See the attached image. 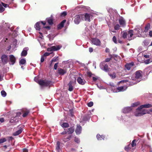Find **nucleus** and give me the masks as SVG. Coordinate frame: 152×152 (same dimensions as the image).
Instances as JSON below:
<instances>
[{
	"instance_id": "obj_11",
	"label": "nucleus",
	"mask_w": 152,
	"mask_h": 152,
	"mask_svg": "<svg viewBox=\"0 0 152 152\" xmlns=\"http://www.w3.org/2000/svg\"><path fill=\"white\" fill-rule=\"evenodd\" d=\"M118 21L121 27H124L125 26L126 22L122 17H121L119 18Z\"/></svg>"
},
{
	"instance_id": "obj_1",
	"label": "nucleus",
	"mask_w": 152,
	"mask_h": 152,
	"mask_svg": "<svg viewBox=\"0 0 152 152\" xmlns=\"http://www.w3.org/2000/svg\"><path fill=\"white\" fill-rule=\"evenodd\" d=\"M151 112H152V109L148 110L146 109H142L140 107L136 110L134 115L136 116H140L146 113H149Z\"/></svg>"
},
{
	"instance_id": "obj_35",
	"label": "nucleus",
	"mask_w": 152,
	"mask_h": 152,
	"mask_svg": "<svg viewBox=\"0 0 152 152\" xmlns=\"http://www.w3.org/2000/svg\"><path fill=\"white\" fill-rule=\"evenodd\" d=\"M47 22L50 25H52L53 24V20L52 18H47Z\"/></svg>"
},
{
	"instance_id": "obj_57",
	"label": "nucleus",
	"mask_w": 152,
	"mask_h": 152,
	"mask_svg": "<svg viewBox=\"0 0 152 152\" xmlns=\"http://www.w3.org/2000/svg\"><path fill=\"white\" fill-rule=\"evenodd\" d=\"M58 63H56L54 65V69L55 70H56L57 69L58 67Z\"/></svg>"
},
{
	"instance_id": "obj_7",
	"label": "nucleus",
	"mask_w": 152,
	"mask_h": 152,
	"mask_svg": "<svg viewBox=\"0 0 152 152\" xmlns=\"http://www.w3.org/2000/svg\"><path fill=\"white\" fill-rule=\"evenodd\" d=\"M61 46L60 45L53 46L47 49L48 51H52L58 50L60 49Z\"/></svg>"
},
{
	"instance_id": "obj_22",
	"label": "nucleus",
	"mask_w": 152,
	"mask_h": 152,
	"mask_svg": "<svg viewBox=\"0 0 152 152\" xmlns=\"http://www.w3.org/2000/svg\"><path fill=\"white\" fill-rule=\"evenodd\" d=\"M122 37L123 38L125 39L126 38L127 39L128 38V31L126 32V31H123V32L121 33Z\"/></svg>"
},
{
	"instance_id": "obj_58",
	"label": "nucleus",
	"mask_w": 152,
	"mask_h": 152,
	"mask_svg": "<svg viewBox=\"0 0 152 152\" xmlns=\"http://www.w3.org/2000/svg\"><path fill=\"white\" fill-rule=\"evenodd\" d=\"M57 58H55V57L53 58L51 60V61L52 62H55L57 60Z\"/></svg>"
},
{
	"instance_id": "obj_16",
	"label": "nucleus",
	"mask_w": 152,
	"mask_h": 152,
	"mask_svg": "<svg viewBox=\"0 0 152 152\" xmlns=\"http://www.w3.org/2000/svg\"><path fill=\"white\" fill-rule=\"evenodd\" d=\"M82 131V127L79 124H77V127L76 129L75 132L77 134H80Z\"/></svg>"
},
{
	"instance_id": "obj_4",
	"label": "nucleus",
	"mask_w": 152,
	"mask_h": 152,
	"mask_svg": "<svg viewBox=\"0 0 152 152\" xmlns=\"http://www.w3.org/2000/svg\"><path fill=\"white\" fill-rule=\"evenodd\" d=\"M99 66L101 69L107 72L109 71V68L107 63L104 61L102 62L100 64Z\"/></svg>"
},
{
	"instance_id": "obj_45",
	"label": "nucleus",
	"mask_w": 152,
	"mask_h": 152,
	"mask_svg": "<svg viewBox=\"0 0 152 152\" xmlns=\"http://www.w3.org/2000/svg\"><path fill=\"white\" fill-rule=\"evenodd\" d=\"M135 140H133L132 143L131 145L132 147H133L136 145V144L135 143Z\"/></svg>"
},
{
	"instance_id": "obj_23",
	"label": "nucleus",
	"mask_w": 152,
	"mask_h": 152,
	"mask_svg": "<svg viewBox=\"0 0 152 152\" xmlns=\"http://www.w3.org/2000/svg\"><path fill=\"white\" fill-rule=\"evenodd\" d=\"M60 124L62 127L64 128H67L69 126V125L68 123L62 122V121L60 122Z\"/></svg>"
},
{
	"instance_id": "obj_5",
	"label": "nucleus",
	"mask_w": 152,
	"mask_h": 152,
	"mask_svg": "<svg viewBox=\"0 0 152 152\" xmlns=\"http://www.w3.org/2000/svg\"><path fill=\"white\" fill-rule=\"evenodd\" d=\"M82 15H76L74 19V22L76 24H78L80 22L83 20Z\"/></svg>"
},
{
	"instance_id": "obj_27",
	"label": "nucleus",
	"mask_w": 152,
	"mask_h": 152,
	"mask_svg": "<svg viewBox=\"0 0 152 152\" xmlns=\"http://www.w3.org/2000/svg\"><path fill=\"white\" fill-rule=\"evenodd\" d=\"M140 107H141V108H142V109H143V108H150L152 107V105L149 104H145L144 105H141Z\"/></svg>"
},
{
	"instance_id": "obj_21",
	"label": "nucleus",
	"mask_w": 152,
	"mask_h": 152,
	"mask_svg": "<svg viewBox=\"0 0 152 152\" xmlns=\"http://www.w3.org/2000/svg\"><path fill=\"white\" fill-rule=\"evenodd\" d=\"M134 30L136 31L137 33L139 34L141 33L142 31L141 27L140 26H136L134 29Z\"/></svg>"
},
{
	"instance_id": "obj_19",
	"label": "nucleus",
	"mask_w": 152,
	"mask_h": 152,
	"mask_svg": "<svg viewBox=\"0 0 152 152\" xmlns=\"http://www.w3.org/2000/svg\"><path fill=\"white\" fill-rule=\"evenodd\" d=\"M58 73L61 75H64L66 72L65 69H64L61 68H58Z\"/></svg>"
},
{
	"instance_id": "obj_24",
	"label": "nucleus",
	"mask_w": 152,
	"mask_h": 152,
	"mask_svg": "<svg viewBox=\"0 0 152 152\" xmlns=\"http://www.w3.org/2000/svg\"><path fill=\"white\" fill-rule=\"evenodd\" d=\"M56 150L58 152H60L61 149L60 147V142L59 141H57L56 147Z\"/></svg>"
},
{
	"instance_id": "obj_41",
	"label": "nucleus",
	"mask_w": 152,
	"mask_h": 152,
	"mask_svg": "<svg viewBox=\"0 0 152 152\" xmlns=\"http://www.w3.org/2000/svg\"><path fill=\"white\" fill-rule=\"evenodd\" d=\"M5 9L3 7L2 5L0 4V12H2L4 11Z\"/></svg>"
},
{
	"instance_id": "obj_64",
	"label": "nucleus",
	"mask_w": 152,
	"mask_h": 152,
	"mask_svg": "<svg viewBox=\"0 0 152 152\" xmlns=\"http://www.w3.org/2000/svg\"><path fill=\"white\" fill-rule=\"evenodd\" d=\"M144 56L146 58H148L149 57V56L148 55H145Z\"/></svg>"
},
{
	"instance_id": "obj_32",
	"label": "nucleus",
	"mask_w": 152,
	"mask_h": 152,
	"mask_svg": "<svg viewBox=\"0 0 152 152\" xmlns=\"http://www.w3.org/2000/svg\"><path fill=\"white\" fill-rule=\"evenodd\" d=\"M74 131V129L73 127H71L68 129L67 132L68 134H72Z\"/></svg>"
},
{
	"instance_id": "obj_48",
	"label": "nucleus",
	"mask_w": 152,
	"mask_h": 152,
	"mask_svg": "<svg viewBox=\"0 0 152 152\" xmlns=\"http://www.w3.org/2000/svg\"><path fill=\"white\" fill-rule=\"evenodd\" d=\"M80 8H81L82 9H83V10H84L85 9H86L87 10H88V7H86L84 6H82V5L80 6Z\"/></svg>"
},
{
	"instance_id": "obj_42",
	"label": "nucleus",
	"mask_w": 152,
	"mask_h": 152,
	"mask_svg": "<svg viewBox=\"0 0 152 152\" xmlns=\"http://www.w3.org/2000/svg\"><path fill=\"white\" fill-rule=\"evenodd\" d=\"M143 43L144 44V45L145 46L148 45L149 44L147 40H144L143 41Z\"/></svg>"
},
{
	"instance_id": "obj_50",
	"label": "nucleus",
	"mask_w": 152,
	"mask_h": 152,
	"mask_svg": "<svg viewBox=\"0 0 152 152\" xmlns=\"http://www.w3.org/2000/svg\"><path fill=\"white\" fill-rule=\"evenodd\" d=\"M75 141L77 143H79L80 142L79 139L76 137L75 138Z\"/></svg>"
},
{
	"instance_id": "obj_56",
	"label": "nucleus",
	"mask_w": 152,
	"mask_h": 152,
	"mask_svg": "<svg viewBox=\"0 0 152 152\" xmlns=\"http://www.w3.org/2000/svg\"><path fill=\"white\" fill-rule=\"evenodd\" d=\"M87 75L89 77H91L92 75H93V74L91 72H87Z\"/></svg>"
},
{
	"instance_id": "obj_13",
	"label": "nucleus",
	"mask_w": 152,
	"mask_h": 152,
	"mask_svg": "<svg viewBox=\"0 0 152 152\" xmlns=\"http://www.w3.org/2000/svg\"><path fill=\"white\" fill-rule=\"evenodd\" d=\"M83 20H85L88 22L90 21L91 15L88 13H86L85 15H82Z\"/></svg>"
},
{
	"instance_id": "obj_44",
	"label": "nucleus",
	"mask_w": 152,
	"mask_h": 152,
	"mask_svg": "<svg viewBox=\"0 0 152 152\" xmlns=\"http://www.w3.org/2000/svg\"><path fill=\"white\" fill-rule=\"evenodd\" d=\"M96 85L98 88L100 89H105V88H104L103 86H102L101 85H98L97 84H96Z\"/></svg>"
},
{
	"instance_id": "obj_6",
	"label": "nucleus",
	"mask_w": 152,
	"mask_h": 152,
	"mask_svg": "<svg viewBox=\"0 0 152 152\" xmlns=\"http://www.w3.org/2000/svg\"><path fill=\"white\" fill-rule=\"evenodd\" d=\"M23 126L20 125L18 126L16 128L17 130L13 133V135L16 136L21 134L23 130Z\"/></svg>"
},
{
	"instance_id": "obj_62",
	"label": "nucleus",
	"mask_w": 152,
	"mask_h": 152,
	"mask_svg": "<svg viewBox=\"0 0 152 152\" xmlns=\"http://www.w3.org/2000/svg\"><path fill=\"white\" fill-rule=\"evenodd\" d=\"M105 51L106 53H109L110 52V50L108 48H106L105 49Z\"/></svg>"
},
{
	"instance_id": "obj_20",
	"label": "nucleus",
	"mask_w": 152,
	"mask_h": 152,
	"mask_svg": "<svg viewBox=\"0 0 152 152\" xmlns=\"http://www.w3.org/2000/svg\"><path fill=\"white\" fill-rule=\"evenodd\" d=\"M134 65V62H132L130 63L126 64L125 65V67L127 70H129Z\"/></svg>"
},
{
	"instance_id": "obj_47",
	"label": "nucleus",
	"mask_w": 152,
	"mask_h": 152,
	"mask_svg": "<svg viewBox=\"0 0 152 152\" xmlns=\"http://www.w3.org/2000/svg\"><path fill=\"white\" fill-rule=\"evenodd\" d=\"M29 112L28 111H26L23 114V116L24 117H26L28 114Z\"/></svg>"
},
{
	"instance_id": "obj_40",
	"label": "nucleus",
	"mask_w": 152,
	"mask_h": 152,
	"mask_svg": "<svg viewBox=\"0 0 152 152\" xmlns=\"http://www.w3.org/2000/svg\"><path fill=\"white\" fill-rule=\"evenodd\" d=\"M1 94L2 96L5 97L6 96L7 94L4 91H2L1 92Z\"/></svg>"
},
{
	"instance_id": "obj_43",
	"label": "nucleus",
	"mask_w": 152,
	"mask_h": 152,
	"mask_svg": "<svg viewBox=\"0 0 152 152\" xmlns=\"http://www.w3.org/2000/svg\"><path fill=\"white\" fill-rule=\"evenodd\" d=\"M67 14V13L66 11H64L61 13L60 14V16L61 17H64Z\"/></svg>"
},
{
	"instance_id": "obj_39",
	"label": "nucleus",
	"mask_w": 152,
	"mask_h": 152,
	"mask_svg": "<svg viewBox=\"0 0 152 152\" xmlns=\"http://www.w3.org/2000/svg\"><path fill=\"white\" fill-rule=\"evenodd\" d=\"M140 104V103L139 102H135L134 103H133L131 107H135L136 106H137L138 105H139Z\"/></svg>"
},
{
	"instance_id": "obj_10",
	"label": "nucleus",
	"mask_w": 152,
	"mask_h": 152,
	"mask_svg": "<svg viewBox=\"0 0 152 152\" xmlns=\"http://www.w3.org/2000/svg\"><path fill=\"white\" fill-rule=\"evenodd\" d=\"M1 62L3 64H5L7 63L8 61V58L7 56L5 55H2L1 57Z\"/></svg>"
},
{
	"instance_id": "obj_26",
	"label": "nucleus",
	"mask_w": 152,
	"mask_h": 152,
	"mask_svg": "<svg viewBox=\"0 0 152 152\" xmlns=\"http://www.w3.org/2000/svg\"><path fill=\"white\" fill-rule=\"evenodd\" d=\"M66 21V20H64L59 24L58 27V29H61L64 26V24L65 23Z\"/></svg>"
},
{
	"instance_id": "obj_60",
	"label": "nucleus",
	"mask_w": 152,
	"mask_h": 152,
	"mask_svg": "<svg viewBox=\"0 0 152 152\" xmlns=\"http://www.w3.org/2000/svg\"><path fill=\"white\" fill-rule=\"evenodd\" d=\"M110 58H106L105 59V61H104L105 62V63L106 62H108L110 61Z\"/></svg>"
},
{
	"instance_id": "obj_15",
	"label": "nucleus",
	"mask_w": 152,
	"mask_h": 152,
	"mask_svg": "<svg viewBox=\"0 0 152 152\" xmlns=\"http://www.w3.org/2000/svg\"><path fill=\"white\" fill-rule=\"evenodd\" d=\"M10 64L13 65L15 63L16 61V58L13 55H10Z\"/></svg>"
},
{
	"instance_id": "obj_63",
	"label": "nucleus",
	"mask_w": 152,
	"mask_h": 152,
	"mask_svg": "<svg viewBox=\"0 0 152 152\" xmlns=\"http://www.w3.org/2000/svg\"><path fill=\"white\" fill-rule=\"evenodd\" d=\"M4 121V119L3 118H0V123H1Z\"/></svg>"
},
{
	"instance_id": "obj_36",
	"label": "nucleus",
	"mask_w": 152,
	"mask_h": 152,
	"mask_svg": "<svg viewBox=\"0 0 152 152\" xmlns=\"http://www.w3.org/2000/svg\"><path fill=\"white\" fill-rule=\"evenodd\" d=\"M120 27H121V26L118 24L115 25L114 26V29L116 30H118L119 29Z\"/></svg>"
},
{
	"instance_id": "obj_28",
	"label": "nucleus",
	"mask_w": 152,
	"mask_h": 152,
	"mask_svg": "<svg viewBox=\"0 0 152 152\" xmlns=\"http://www.w3.org/2000/svg\"><path fill=\"white\" fill-rule=\"evenodd\" d=\"M40 22H37L34 25V27L37 30L39 31L40 28Z\"/></svg>"
},
{
	"instance_id": "obj_54",
	"label": "nucleus",
	"mask_w": 152,
	"mask_h": 152,
	"mask_svg": "<svg viewBox=\"0 0 152 152\" xmlns=\"http://www.w3.org/2000/svg\"><path fill=\"white\" fill-rule=\"evenodd\" d=\"M44 59H45V58H44V56H42L41 57V60H40L41 62H43L44 61Z\"/></svg>"
},
{
	"instance_id": "obj_12",
	"label": "nucleus",
	"mask_w": 152,
	"mask_h": 152,
	"mask_svg": "<svg viewBox=\"0 0 152 152\" xmlns=\"http://www.w3.org/2000/svg\"><path fill=\"white\" fill-rule=\"evenodd\" d=\"M91 42L93 44L96 46H99L100 45L101 42L100 40L96 38H93L91 40Z\"/></svg>"
},
{
	"instance_id": "obj_61",
	"label": "nucleus",
	"mask_w": 152,
	"mask_h": 152,
	"mask_svg": "<svg viewBox=\"0 0 152 152\" xmlns=\"http://www.w3.org/2000/svg\"><path fill=\"white\" fill-rule=\"evenodd\" d=\"M50 54V53H45L44 54V55L43 56H48Z\"/></svg>"
},
{
	"instance_id": "obj_17",
	"label": "nucleus",
	"mask_w": 152,
	"mask_h": 152,
	"mask_svg": "<svg viewBox=\"0 0 152 152\" xmlns=\"http://www.w3.org/2000/svg\"><path fill=\"white\" fill-rule=\"evenodd\" d=\"M77 81L79 84L81 85H84L86 83V81L85 80L82 79L80 77L77 78Z\"/></svg>"
},
{
	"instance_id": "obj_2",
	"label": "nucleus",
	"mask_w": 152,
	"mask_h": 152,
	"mask_svg": "<svg viewBox=\"0 0 152 152\" xmlns=\"http://www.w3.org/2000/svg\"><path fill=\"white\" fill-rule=\"evenodd\" d=\"M141 72H142L140 70L137 71L136 72L135 77L132 76L131 77L132 79L135 81L133 83L134 84H136L140 81V79L142 77Z\"/></svg>"
},
{
	"instance_id": "obj_3",
	"label": "nucleus",
	"mask_w": 152,
	"mask_h": 152,
	"mask_svg": "<svg viewBox=\"0 0 152 152\" xmlns=\"http://www.w3.org/2000/svg\"><path fill=\"white\" fill-rule=\"evenodd\" d=\"M34 80L35 82L38 83L41 86V87L48 86L50 83V81L46 80H39L38 77H35Z\"/></svg>"
},
{
	"instance_id": "obj_8",
	"label": "nucleus",
	"mask_w": 152,
	"mask_h": 152,
	"mask_svg": "<svg viewBox=\"0 0 152 152\" xmlns=\"http://www.w3.org/2000/svg\"><path fill=\"white\" fill-rule=\"evenodd\" d=\"M127 88L126 86H121L118 87L116 88V90H113V92H117L120 91H123L126 90Z\"/></svg>"
},
{
	"instance_id": "obj_31",
	"label": "nucleus",
	"mask_w": 152,
	"mask_h": 152,
	"mask_svg": "<svg viewBox=\"0 0 152 152\" xmlns=\"http://www.w3.org/2000/svg\"><path fill=\"white\" fill-rule=\"evenodd\" d=\"M96 138L98 140H104V137L103 135H100L99 134H97L96 135Z\"/></svg>"
},
{
	"instance_id": "obj_46",
	"label": "nucleus",
	"mask_w": 152,
	"mask_h": 152,
	"mask_svg": "<svg viewBox=\"0 0 152 152\" xmlns=\"http://www.w3.org/2000/svg\"><path fill=\"white\" fill-rule=\"evenodd\" d=\"M7 140L5 138L0 139V144L3 143Z\"/></svg>"
},
{
	"instance_id": "obj_55",
	"label": "nucleus",
	"mask_w": 152,
	"mask_h": 152,
	"mask_svg": "<svg viewBox=\"0 0 152 152\" xmlns=\"http://www.w3.org/2000/svg\"><path fill=\"white\" fill-rule=\"evenodd\" d=\"M0 4L2 5L3 6V7H4L5 8H6L7 7V4L4 3L3 2H1V3Z\"/></svg>"
},
{
	"instance_id": "obj_51",
	"label": "nucleus",
	"mask_w": 152,
	"mask_h": 152,
	"mask_svg": "<svg viewBox=\"0 0 152 152\" xmlns=\"http://www.w3.org/2000/svg\"><path fill=\"white\" fill-rule=\"evenodd\" d=\"M130 144H129L128 145L126 146L125 147V150L126 151H128L130 149Z\"/></svg>"
},
{
	"instance_id": "obj_25",
	"label": "nucleus",
	"mask_w": 152,
	"mask_h": 152,
	"mask_svg": "<svg viewBox=\"0 0 152 152\" xmlns=\"http://www.w3.org/2000/svg\"><path fill=\"white\" fill-rule=\"evenodd\" d=\"M73 83V82L70 81L68 84L69 87L68 90L69 91H72L73 89V87L72 85Z\"/></svg>"
},
{
	"instance_id": "obj_9",
	"label": "nucleus",
	"mask_w": 152,
	"mask_h": 152,
	"mask_svg": "<svg viewBox=\"0 0 152 152\" xmlns=\"http://www.w3.org/2000/svg\"><path fill=\"white\" fill-rule=\"evenodd\" d=\"M127 39L129 40H132L135 38V37L133 36V31L130 30L128 31Z\"/></svg>"
},
{
	"instance_id": "obj_34",
	"label": "nucleus",
	"mask_w": 152,
	"mask_h": 152,
	"mask_svg": "<svg viewBox=\"0 0 152 152\" xmlns=\"http://www.w3.org/2000/svg\"><path fill=\"white\" fill-rule=\"evenodd\" d=\"M26 64V60L25 59H22L19 61V64L20 65L25 64Z\"/></svg>"
},
{
	"instance_id": "obj_37",
	"label": "nucleus",
	"mask_w": 152,
	"mask_h": 152,
	"mask_svg": "<svg viewBox=\"0 0 152 152\" xmlns=\"http://www.w3.org/2000/svg\"><path fill=\"white\" fill-rule=\"evenodd\" d=\"M150 28V24L149 23H148L145 27V32H147L148 30Z\"/></svg>"
},
{
	"instance_id": "obj_53",
	"label": "nucleus",
	"mask_w": 152,
	"mask_h": 152,
	"mask_svg": "<svg viewBox=\"0 0 152 152\" xmlns=\"http://www.w3.org/2000/svg\"><path fill=\"white\" fill-rule=\"evenodd\" d=\"M113 42L115 43H117V39H116V37L115 36H114L113 37Z\"/></svg>"
},
{
	"instance_id": "obj_38",
	"label": "nucleus",
	"mask_w": 152,
	"mask_h": 152,
	"mask_svg": "<svg viewBox=\"0 0 152 152\" xmlns=\"http://www.w3.org/2000/svg\"><path fill=\"white\" fill-rule=\"evenodd\" d=\"M109 75L112 79H114L116 77V74L115 73H113V74H109Z\"/></svg>"
},
{
	"instance_id": "obj_33",
	"label": "nucleus",
	"mask_w": 152,
	"mask_h": 152,
	"mask_svg": "<svg viewBox=\"0 0 152 152\" xmlns=\"http://www.w3.org/2000/svg\"><path fill=\"white\" fill-rule=\"evenodd\" d=\"M71 135H69L66 138H63L62 139V140L64 142H66L67 141L69 140L71 138Z\"/></svg>"
},
{
	"instance_id": "obj_30",
	"label": "nucleus",
	"mask_w": 152,
	"mask_h": 152,
	"mask_svg": "<svg viewBox=\"0 0 152 152\" xmlns=\"http://www.w3.org/2000/svg\"><path fill=\"white\" fill-rule=\"evenodd\" d=\"M18 117L16 116L15 117H12L10 120V122L12 123H13L17 122L18 121L17 119Z\"/></svg>"
},
{
	"instance_id": "obj_52",
	"label": "nucleus",
	"mask_w": 152,
	"mask_h": 152,
	"mask_svg": "<svg viewBox=\"0 0 152 152\" xmlns=\"http://www.w3.org/2000/svg\"><path fill=\"white\" fill-rule=\"evenodd\" d=\"M150 62H151L150 60L149 59H147L144 61V62H145V64H148L149 63H150Z\"/></svg>"
},
{
	"instance_id": "obj_49",
	"label": "nucleus",
	"mask_w": 152,
	"mask_h": 152,
	"mask_svg": "<svg viewBox=\"0 0 152 152\" xmlns=\"http://www.w3.org/2000/svg\"><path fill=\"white\" fill-rule=\"evenodd\" d=\"M93 105V102H90L87 104L88 106L89 107H91Z\"/></svg>"
},
{
	"instance_id": "obj_29",
	"label": "nucleus",
	"mask_w": 152,
	"mask_h": 152,
	"mask_svg": "<svg viewBox=\"0 0 152 152\" xmlns=\"http://www.w3.org/2000/svg\"><path fill=\"white\" fill-rule=\"evenodd\" d=\"M17 40L16 39H14L13 42V44H12V48L13 49H15L17 45Z\"/></svg>"
},
{
	"instance_id": "obj_14",
	"label": "nucleus",
	"mask_w": 152,
	"mask_h": 152,
	"mask_svg": "<svg viewBox=\"0 0 152 152\" xmlns=\"http://www.w3.org/2000/svg\"><path fill=\"white\" fill-rule=\"evenodd\" d=\"M132 110V107H124L122 110V112L124 113H129Z\"/></svg>"
},
{
	"instance_id": "obj_18",
	"label": "nucleus",
	"mask_w": 152,
	"mask_h": 152,
	"mask_svg": "<svg viewBox=\"0 0 152 152\" xmlns=\"http://www.w3.org/2000/svg\"><path fill=\"white\" fill-rule=\"evenodd\" d=\"M28 50V47H26L23 48L21 54V56H26L27 54V51Z\"/></svg>"
},
{
	"instance_id": "obj_59",
	"label": "nucleus",
	"mask_w": 152,
	"mask_h": 152,
	"mask_svg": "<svg viewBox=\"0 0 152 152\" xmlns=\"http://www.w3.org/2000/svg\"><path fill=\"white\" fill-rule=\"evenodd\" d=\"M89 51L90 53H91L93 51V49L92 48H89Z\"/></svg>"
}]
</instances>
